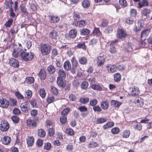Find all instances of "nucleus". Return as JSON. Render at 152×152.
<instances>
[{"instance_id":"nucleus-35","label":"nucleus","mask_w":152,"mask_h":152,"mask_svg":"<svg viewBox=\"0 0 152 152\" xmlns=\"http://www.w3.org/2000/svg\"><path fill=\"white\" fill-rule=\"evenodd\" d=\"M134 45L132 43L128 42L126 44V46L125 48V49L128 52H131L133 50V48Z\"/></svg>"},{"instance_id":"nucleus-62","label":"nucleus","mask_w":152,"mask_h":152,"mask_svg":"<svg viewBox=\"0 0 152 152\" xmlns=\"http://www.w3.org/2000/svg\"><path fill=\"white\" fill-rule=\"evenodd\" d=\"M98 101L96 99H94L90 100L89 104L91 106L94 107L98 103Z\"/></svg>"},{"instance_id":"nucleus-26","label":"nucleus","mask_w":152,"mask_h":152,"mask_svg":"<svg viewBox=\"0 0 152 152\" xmlns=\"http://www.w3.org/2000/svg\"><path fill=\"white\" fill-rule=\"evenodd\" d=\"M81 4L83 8L87 9L90 6V1L89 0H83Z\"/></svg>"},{"instance_id":"nucleus-45","label":"nucleus","mask_w":152,"mask_h":152,"mask_svg":"<svg viewBox=\"0 0 152 152\" xmlns=\"http://www.w3.org/2000/svg\"><path fill=\"white\" fill-rule=\"evenodd\" d=\"M79 63L82 65H86L87 63V58L85 57H82L79 58Z\"/></svg>"},{"instance_id":"nucleus-27","label":"nucleus","mask_w":152,"mask_h":152,"mask_svg":"<svg viewBox=\"0 0 152 152\" xmlns=\"http://www.w3.org/2000/svg\"><path fill=\"white\" fill-rule=\"evenodd\" d=\"M110 103L112 106H113L116 108H118L122 104L121 102L114 100H111Z\"/></svg>"},{"instance_id":"nucleus-4","label":"nucleus","mask_w":152,"mask_h":152,"mask_svg":"<svg viewBox=\"0 0 152 152\" xmlns=\"http://www.w3.org/2000/svg\"><path fill=\"white\" fill-rule=\"evenodd\" d=\"M77 34V29L75 28H73L69 31L68 34H66L65 37L68 40L73 39L76 37Z\"/></svg>"},{"instance_id":"nucleus-55","label":"nucleus","mask_w":152,"mask_h":152,"mask_svg":"<svg viewBox=\"0 0 152 152\" xmlns=\"http://www.w3.org/2000/svg\"><path fill=\"white\" fill-rule=\"evenodd\" d=\"M13 21V20L12 18H10L5 23L4 26L6 27H10L11 25L12 24Z\"/></svg>"},{"instance_id":"nucleus-14","label":"nucleus","mask_w":152,"mask_h":152,"mask_svg":"<svg viewBox=\"0 0 152 152\" xmlns=\"http://www.w3.org/2000/svg\"><path fill=\"white\" fill-rule=\"evenodd\" d=\"M137 8L141 9L143 7H147L149 5V2L148 0H142L141 1L138 3Z\"/></svg>"},{"instance_id":"nucleus-19","label":"nucleus","mask_w":152,"mask_h":152,"mask_svg":"<svg viewBox=\"0 0 152 152\" xmlns=\"http://www.w3.org/2000/svg\"><path fill=\"white\" fill-rule=\"evenodd\" d=\"M109 103L107 101H102L101 102V107L103 110H107L109 108Z\"/></svg>"},{"instance_id":"nucleus-22","label":"nucleus","mask_w":152,"mask_h":152,"mask_svg":"<svg viewBox=\"0 0 152 152\" xmlns=\"http://www.w3.org/2000/svg\"><path fill=\"white\" fill-rule=\"evenodd\" d=\"M87 24L86 21L84 20H80L78 21L75 26L80 28L84 27Z\"/></svg>"},{"instance_id":"nucleus-24","label":"nucleus","mask_w":152,"mask_h":152,"mask_svg":"<svg viewBox=\"0 0 152 152\" xmlns=\"http://www.w3.org/2000/svg\"><path fill=\"white\" fill-rule=\"evenodd\" d=\"M58 35V32L54 30H52L49 34V37L52 39H56Z\"/></svg>"},{"instance_id":"nucleus-13","label":"nucleus","mask_w":152,"mask_h":152,"mask_svg":"<svg viewBox=\"0 0 152 152\" xmlns=\"http://www.w3.org/2000/svg\"><path fill=\"white\" fill-rule=\"evenodd\" d=\"M28 103L27 102H24L22 103L20 105V107L21 110L23 112L26 113L28 111L29 108L28 106Z\"/></svg>"},{"instance_id":"nucleus-3","label":"nucleus","mask_w":152,"mask_h":152,"mask_svg":"<svg viewBox=\"0 0 152 152\" xmlns=\"http://www.w3.org/2000/svg\"><path fill=\"white\" fill-rule=\"evenodd\" d=\"M39 120V118L38 117L33 118L32 119H28L26 121V125L29 127H36Z\"/></svg>"},{"instance_id":"nucleus-1","label":"nucleus","mask_w":152,"mask_h":152,"mask_svg":"<svg viewBox=\"0 0 152 152\" xmlns=\"http://www.w3.org/2000/svg\"><path fill=\"white\" fill-rule=\"evenodd\" d=\"M20 56L23 60L27 61L32 60L34 56V54L31 51L27 52L23 50L20 53Z\"/></svg>"},{"instance_id":"nucleus-48","label":"nucleus","mask_w":152,"mask_h":152,"mask_svg":"<svg viewBox=\"0 0 152 152\" xmlns=\"http://www.w3.org/2000/svg\"><path fill=\"white\" fill-rule=\"evenodd\" d=\"M77 47L78 48H82L84 50H86L87 48V47L85 44V42L82 43H78L77 46Z\"/></svg>"},{"instance_id":"nucleus-29","label":"nucleus","mask_w":152,"mask_h":152,"mask_svg":"<svg viewBox=\"0 0 152 152\" xmlns=\"http://www.w3.org/2000/svg\"><path fill=\"white\" fill-rule=\"evenodd\" d=\"M114 125V123L113 122L109 121L103 126V128L105 130L112 127Z\"/></svg>"},{"instance_id":"nucleus-60","label":"nucleus","mask_w":152,"mask_h":152,"mask_svg":"<svg viewBox=\"0 0 152 152\" xmlns=\"http://www.w3.org/2000/svg\"><path fill=\"white\" fill-rule=\"evenodd\" d=\"M60 120L61 123L62 124H64L67 121V116L64 115H62L60 116Z\"/></svg>"},{"instance_id":"nucleus-59","label":"nucleus","mask_w":152,"mask_h":152,"mask_svg":"<svg viewBox=\"0 0 152 152\" xmlns=\"http://www.w3.org/2000/svg\"><path fill=\"white\" fill-rule=\"evenodd\" d=\"M66 131V133L69 135L72 136L74 134V131L71 128H67Z\"/></svg>"},{"instance_id":"nucleus-44","label":"nucleus","mask_w":152,"mask_h":152,"mask_svg":"<svg viewBox=\"0 0 152 152\" xmlns=\"http://www.w3.org/2000/svg\"><path fill=\"white\" fill-rule=\"evenodd\" d=\"M50 92L52 94L56 96L58 94V89L53 86H51Z\"/></svg>"},{"instance_id":"nucleus-39","label":"nucleus","mask_w":152,"mask_h":152,"mask_svg":"<svg viewBox=\"0 0 152 152\" xmlns=\"http://www.w3.org/2000/svg\"><path fill=\"white\" fill-rule=\"evenodd\" d=\"M121 79V76L120 73H117L114 75V80L115 81L118 82Z\"/></svg>"},{"instance_id":"nucleus-36","label":"nucleus","mask_w":152,"mask_h":152,"mask_svg":"<svg viewBox=\"0 0 152 152\" xmlns=\"http://www.w3.org/2000/svg\"><path fill=\"white\" fill-rule=\"evenodd\" d=\"M58 77L65 78L66 77L65 71L62 69H59L58 73Z\"/></svg>"},{"instance_id":"nucleus-51","label":"nucleus","mask_w":152,"mask_h":152,"mask_svg":"<svg viewBox=\"0 0 152 152\" xmlns=\"http://www.w3.org/2000/svg\"><path fill=\"white\" fill-rule=\"evenodd\" d=\"M119 2L120 5L123 7H125L128 6V3L126 0H119Z\"/></svg>"},{"instance_id":"nucleus-21","label":"nucleus","mask_w":152,"mask_h":152,"mask_svg":"<svg viewBox=\"0 0 152 152\" xmlns=\"http://www.w3.org/2000/svg\"><path fill=\"white\" fill-rule=\"evenodd\" d=\"M136 101L135 104L137 106L140 107H142L144 105V100L141 97H138L136 98Z\"/></svg>"},{"instance_id":"nucleus-18","label":"nucleus","mask_w":152,"mask_h":152,"mask_svg":"<svg viewBox=\"0 0 152 152\" xmlns=\"http://www.w3.org/2000/svg\"><path fill=\"white\" fill-rule=\"evenodd\" d=\"M23 50L19 48H14L12 53V55L15 58H18L20 56V53Z\"/></svg>"},{"instance_id":"nucleus-25","label":"nucleus","mask_w":152,"mask_h":152,"mask_svg":"<svg viewBox=\"0 0 152 152\" xmlns=\"http://www.w3.org/2000/svg\"><path fill=\"white\" fill-rule=\"evenodd\" d=\"M93 34L94 36L101 37L102 34L99 28L95 27L92 33Z\"/></svg>"},{"instance_id":"nucleus-53","label":"nucleus","mask_w":152,"mask_h":152,"mask_svg":"<svg viewBox=\"0 0 152 152\" xmlns=\"http://www.w3.org/2000/svg\"><path fill=\"white\" fill-rule=\"evenodd\" d=\"M130 16L131 17H135L137 14V12L136 9H132L130 11Z\"/></svg>"},{"instance_id":"nucleus-42","label":"nucleus","mask_w":152,"mask_h":152,"mask_svg":"<svg viewBox=\"0 0 152 152\" xmlns=\"http://www.w3.org/2000/svg\"><path fill=\"white\" fill-rule=\"evenodd\" d=\"M6 9H9L12 7V5L13 4L12 0H6L4 2Z\"/></svg>"},{"instance_id":"nucleus-49","label":"nucleus","mask_w":152,"mask_h":152,"mask_svg":"<svg viewBox=\"0 0 152 152\" xmlns=\"http://www.w3.org/2000/svg\"><path fill=\"white\" fill-rule=\"evenodd\" d=\"M89 99L88 98L81 97L79 99V102L83 104H85L89 102Z\"/></svg>"},{"instance_id":"nucleus-46","label":"nucleus","mask_w":152,"mask_h":152,"mask_svg":"<svg viewBox=\"0 0 152 152\" xmlns=\"http://www.w3.org/2000/svg\"><path fill=\"white\" fill-rule=\"evenodd\" d=\"M25 95L26 98L28 99L31 98L32 96V91L30 90H27L25 92Z\"/></svg>"},{"instance_id":"nucleus-40","label":"nucleus","mask_w":152,"mask_h":152,"mask_svg":"<svg viewBox=\"0 0 152 152\" xmlns=\"http://www.w3.org/2000/svg\"><path fill=\"white\" fill-rule=\"evenodd\" d=\"M71 61L72 66L77 68L79 66L78 62L75 56L72 58Z\"/></svg>"},{"instance_id":"nucleus-2","label":"nucleus","mask_w":152,"mask_h":152,"mask_svg":"<svg viewBox=\"0 0 152 152\" xmlns=\"http://www.w3.org/2000/svg\"><path fill=\"white\" fill-rule=\"evenodd\" d=\"M41 52L43 56L49 55L52 49L51 46L47 43H41L40 45Z\"/></svg>"},{"instance_id":"nucleus-17","label":"nucleus","mask_w":152,"mask_h":152,"mask_svg":"<svg viewBox=\"0 0 152 152\" xmlns=\"http://www.w3.org/2000/svg\"><path fill=\"white\" fill-rule=\"evenodd\" d=\"M105 58L104 56H99L97 58V63L98 66H101L104 64Z\"/></svg>"},{"instance_id":"nucleus-54","label":"nucleus","mask_w":152,"mask_h":152,"mask_svg":"<svg viewBox=\"0 0 152 152\" xmlns=\"http://www.w3.org/2000/svg\"><path fill=\"white\" fill-rule=\"evenodd\" d=\"M142 13L144 15L148 16L150 14L151 10L150 9L145 8L142 10Z\"/></svg>"},{"instance_id":"nucleus-38","label":"nucleus","mask_w":152,"mask_h":152,"mask_svg":"<svg viewBox=\"0 0 152 152\" xmlns=\"http://www.w3.org/2000/svg\"><path fill=\"white\" fill-rule=\"evenodd\" d=\"M130 134V132L129 130L126 129L124 130L122 133V136L123 138H128Z\"/></svg>"},{"instance_id":"nucleus-37","label":"nucleus","mask_w":152,"mask_h":152,"mask_svg":"<svg viewBox=\"0 0 152 152\" xmlns=\"http://www.w3.org/2000/svg\"><path fill=\"white\" fill-rule=\"evenodd\" d=\"M99 144L96 142L94 141L90 142L88 145L89 148H94L99 146Z\"/></svg>"},{"instance_id":"nucleus-41","label":"nucleus","mask_w":152,"mask_h":152,"mask_svg":"<svg viewBox=\"0 0 152 152\" xmlns=\"http://www.w3.org/2000/svg\"><path fill=\"white\" fill-rule=\"evenodd\" d=\"M107 121V119L106 118L102 117L97 118L96 123L97 124H102L105 123Z\"/></svg>"},{"instance_id":"nucleus-56","label":"nucleus","mask_w":152,"mask_h":152,"mask_svg":"<svg viewBox=\"0 0 152 152\" xmlns=\"http://www.w3.org/2000/svg\"><path fill=\"white\" fill-rule=\"evenodd\" d=\"M34 81V78L32 77H27L26 79V82L28 84H31L33 83Z\"/></svg>"},{"instance_id":"nucleus-15","label":"nucleus","mask_w":152,"mask_h":152,"mask_svg":"<svg viewBox=\"0 0 152 152\" xmlns=\"http://www.w3.org/2000/svg\"><path fill=\"white\" fill-rule=\"evenodd\" d=\"M1 140L2 143L5 145L9 144L11 141V137L8 136H5Z\"/></svg>"},{"instance_id":"nucleus-11","label":"nucleus","mask_w":152,"mask_h":152,"mask_svg":"<svg viewBox=\"0 0 152 152\" xmlns=\"http://www.w3.org/2000/svg\"><path fill=\"white\" fill-rule=\"evenodd\" d=\"M48 17L50 22L52 23H57L59 22L60 20L59 17L53 15H49Z\"/></svg>"},{"instance_id":"nucleus-33","label":"nucleus","mask_w":152,"mask_h":152,"mask_svg":"<svg viewBox=\"0 0 152 152\" xmlns=\"http://www.w3.org/2000/svg\"><path fill=\"white\" fill-rule=\"evenodd\" d=\"M64 69L67 71H69L71 68V64L70 62L68 61L64 62L63 65Z\"/></svg>"},{"instance_id":"nucleus-52","label":"nucleus","mask_w":152,"mask_h":152,"mask_svg":"<svg viewBox=\"0 0 152 152\" xmlns=\"http://www.w3.org/2000/svg\"><path fill=\"white\" fill-rule=\"evenodd\" d=\"M55 101V98L53 96H48L46 100L48 104L53 102Z\"/></svg>"},{"instance_id":"nucleus-12","label":"nucleus","mask_w":152,"mask_h":152,"mask_svg":"<svg viewBox=\"0 0 152 152\" xmlns=\"http://www.w3.org/2000/svg\"><path fill=\"white\" fill-rule=\"evenodd\" d=\"M130 94L132 96H135L138 95L140 92L139 89L135 86H133L131 88Z\"/></svg>"},{"instance_id":"nucleus-6","label":"nucleus","mask_w":152,"mask_h":152,"mask_svg":"<svg viewBox=\"0 0 152 152\" xmlns=\"http://www.w3.org/2000/svg\"><path fill=\"white\" fill-rule=\"evenodd\" d=\"M127 34L122 28L118 29L117 30L116 37L118 39H121L126 38Z\"/></svg>"},{"instance_id":"nucleus-16","label":"nucleus","mask_w":152,"mask_h":152,"mask_svg":"<svg viewBox=\"0 0 152 152\" xmlns=\"http://www.w3.org/2000/svg\"><path fill=\"white\" fill-rule=\"evenodd\" d=\"M26 141L28 146H31L34 142V139L33 136H28L26 138Z\"/></svg>"},{"instance_id":"nucleus-64","label":"nucleus","mask_w":152,"mask_h":152,"mask_svg":"<svg viewBox=\"0 0 152 152\" xmlns=\"http://www.w3.org/2000/svg\"><path fill=\"white\" fill-rule=\"evenodd\" d=\"M15 94L18 99H24V97L19 91H16Z\"/></svg>"},{"instance_id":"nucleus-23","label":"nucleus","mask_w":152,"mask_h":152,"mask_svg":"<svg viewBox=\"0 0 152 152\" xmlns=\"http://www.w3.org/2000/svg\"><path fill=\"white\" fill-rule=\"evenodd\" d=\"M150 31V29H146L142 31L141 33V38H146Z\"/></svg>"},{"instance_id":"nucleus-31","label":"nucleus","mask_w":152,"mask_h":152,"mask_svg":"<svg viewBox=\"0 0 152 152\" xmlns=\"http://www.w3.org/2000/svg\"><path fill=\"white\" fill-rule=\"evenodd\" d=\"M48 72L49 74H51L54 73L56 72V69L53 65H50L48 67Z\"/></svg>"},{"instance_id":"nucleus-57","label":"nucleus","mask_w":152,"mask_h":152,"mask_svg":"<svg viewBox=\"0 0 152 152\" xmlns=\"http://www.w3.org/2000/svg\"><path fill=\"white\" fill-rule=\"evenodd\" d=\"M39 94L40 96L42 98H44L45 97L46 93L44 88L40 89L39 91Z\"/></svg>"},{"instance_id":"nucleus-9","label":"nucleus","mask_w":152,"mask_h":152,"mask_svg":"<svg viewBox=\"0 0 152 152\" xmlns=\"http://www.w3.org/2000/svg\"><path fill=\"white\" fill-rule=\"evenodd\" d=\"M106 67L110 73H114L117 71V67L114 64L112 65L111 64H108L106 65Z\"/></svg>"},{"instance_id":"nucleus-58","label":"nucleus","mask_w":152,"mask_h":152,"mask_svg":"<svg viewBox=\"0 0 152 152\" xmlns=\"http://www.w3.org/2000/svg\"><path fill=\"white\" fill-rule=\"evenodd\" d=\"M93 109L95 112H101L102 111V109L99 105H97L93 107Z\"/></svg>"},{"instance_id":"nucleus-50","label":"nucleus","mask_w":152,"mask_h":152,"mask_svg":"<svg viewBox=\"0 0 152 152\" xmlns=\"http://www.w3.org/2000/svg\"><path fill=\"white\" fill-rule=\"evenodd\" d=\"M88 83L86 81H83L81 85V87L82 89L86 90L87 89L88 86Z\"/></svg>"},{"instance_id":"nucleus-61","label":"nucleus","mask_w":152,"mask_h":152,"mask_svg":"<svg viewBox=\"0 0 152 152\" xmlns=\"http://www.w3.org/2000/svg\"><path fill=\"white\" fill-rule=\"evenodd\" d=\"M120 132V129L118 127H114L111 129V132L113 134H117Z\"/></svg>"},{"instance_id":"nucleus-63","label":"nucleus","mask_w":152,"mask_h":152,"mask_svg":"<svg viewBox=\"0 0 152 152\" xmlns=\"http://www.w3.org/2000/svg\"><path fill=\"white\" fill-rule=\"evenodd\" d=\"M31 115L32 117H35L37 116L38 114V111L37 110L33 109L30 112Z\"/></svg>"},{"instance_id":"nucleus-43","label":"nucleus","mask_w":152,"mask_h":152,"mask_svg":"<svg viewBox=\"0 0 152 152\" xmlns=\"http://www.w3.org/2000/svg\"><path fill=\"white\" fill-rule=\"evenodd\" d=\"M134 20L133 18L131 17H126L125 19V22L128 24H132L133 23Z\"/></svg>"},{"instance_id":"nucleus-32","label":"nucleus","mask_w":152,"mask_h":152,"mask_svg":"<svg viewBox=\"0 0 152 152\" xmlns=\"http://www.w3.org/2000/svg\"><path fill=\"white\" fill-rule=\"evenodd\" d=\"M64 78L58 77L57 80V83L59 87H64L65 85L64 83L63 79Z\"/></svg>"},{"instance_id":"nucleus-20","label":"nucleus","mask_w":152,"mask_h":152,"mask_svg":"<svg viewBox=\"0 0 152 152\" xmlns=\"http://www.w3.org/2000/svg\"><path fill=\"white\" fill-rule=\"evenodd\" d=\"M38 75L41 80H44L46 77V72L43 69H41Z\"/></svg>"},{"instance_id":"nucleus-30","label":"nucleus","mask_w":152,"mask_h":152,"mask_svg":"<svg viewBox=\"0 0 152 152\" xmlns=\"http://www.w3.org/2000/svg\"><path fill=\"white\" fill-rule=\"evenodd\" d=\"M91 88L94 90L98 91L103 90L102 88L99 85L97 84H93L91 86Z\"/></svg>"},{"instance_id":"nucleus-47","label":"nucleus","mask_w":152,"mask_h":152,"mask_svg":"<svg viewBox=\"0 0 152 152\" xmlns=\"http://www.w3.org/2000/svg\"><path fill=\"white\" fill-rule=\"evenodd\" d=\"M73 17L74 20L76 21H77V20H79L81 18L79 13L76 12H73Z\"/></svg>"},{"instance_id":"nucleus-34","label":"nucleus","mask_w":152,"mask_h":152,"mask_svg":"<svg viewBox=\"0 0 152 152\" xmlns=\"http://www.w3.org/2000/svg\"><path fill=\"white\" fill-rule=\"evenodd\" d=\"M38 135L40 137H44L46 135L45 131L42 129H38Z\"/></svg>"},{"instance_id":"nucleus-28","label":"nucleus","mask_w":152,"mask_h":152,"mask_svg":"<svg viewBox=\"0 0 152 152\" xmlns=\"http://www.w3.org/2000/svg\"><path fill=\"white\" fill-rule=\"evenodd\" d=\"M80 34L82 35H87L90 33V31L89 29L84 28L80 30Z\"/></svg>"},{"instance_id":"nucleus-8","label":"nucleus","mask_w":152,"mask_h":152,"mask_svg":"<svg viewBox=\"0 0 152 152\" xmlns=\"http://www.w3.org/2000/svg\"><path fill=\"white\" fill-rule=\"evenodd\" d=\"M9 101L6 98H2L0 99V107L3 108H7L9 105Z\"/></svg>"},{"instance_id":"nucleus-10","label":"nucleus","mask_w":152,"mask_h":152,"mask_svg":"<svg viewBox=\"0 0 152 152\" xmlns=\"http://www.w3.org/2000/svg\"><path fill=\"white\" fill-rule=\"evenodd\" d=\"M9 64L10 66L14 68H18L19 66L18 61L13 58H11L9 59Z\"/></svg>"},{"instance_id":"nucleus-7","label":"nucleus","mask_w":152,"mask_h":152,"mask_svg":"<svg viewBox=\"0 0 152 152\" xmlns=\"http://www.w3.org/2000/svg\"><path fill=\"white\" fill-rule=\"evenodd\" d=\"M9 128V124L7 121L4 120L1 122L0 129L1 131L3 132L7 131Z\"/></svg>"},{"instance_id":"nucleus-5","label":"nucleus","mask_w":152,"mask_h":152,"mask_svg":"<svg viewBox=\"0 0 152 152\" xmlns=\"http://www.w3.org/2000/svg\"><path fill=\"white\" fill-rule=\"evenodd\" d=\"M118 42L117 39H115L111 41L110 44V47L109 51L110 53L112 54H115L117 53V50L115 47V43Z\"/></svg>"}]
</instances>
